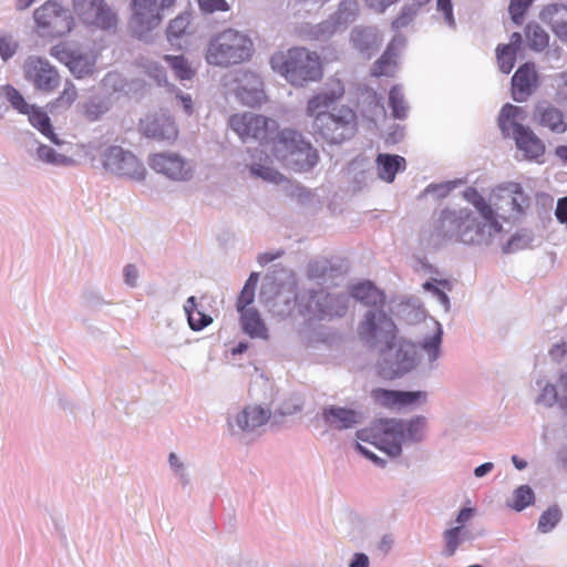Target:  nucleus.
I'll use <instances>...</instances> for the list:
<instances>
[{
    "label": "nucleus",
    "mask_w": 567,
    "mask_h": 567,
    "mask_svg": "<svg viewBox=\"0 0 567 567\" xmlns=\"http://www.w3.org/2000/svg\"><path fill=\"white\" fill-rule=\"evenodd\" d=\"M426 419L417 415L410 421L384 420L380 421L370 430H362L358 437L370 441L379 450L390 456H398L402 451V443L405 441H421L424 437Z\"/></svg>",
    "instance_id": "1"
},
{
    "label": "nucleus",
    "mask_w": 567,
    "mask_h": 567,
    "mask_svg": "<svg viewBox=\"0 0 567 567\" xmlns=\"http://www.w3.org/2000/svg\"><path fill=\"white\" fill-rule=\"evenodd\" d=\"M270 65L292 86L302 87L308 83L320 81L323 76L321 56L305 47H293L274 53Z\"/></svg>",
    "instance_id": "2"
},
{
    "label": "nucleus",
    "mask_w": 567,
    "mask_h": 567,
    "mask_svg": "<svg viewBox=\"0 0 567 567\" xmlns=\"http://www.w3.org/2000/svg\"><path fill=\"white\" fill-rule=\"evenodd\" d=\"M271 156L295 172L311 171L319 162L318 151L300 133L285 128L277 134Z\"/></svg>",
    "instance_id": "3"
},
{
    "label": "nucleus",
    "mask_w": 567,
    "mask_h": 567,
    "mask_svg": "<svg viewBox=\"0 0 567 567\" xmlns=\"http://www.w3.org/2000/svg\"><path fill=\"white\" fill-rule=\"evenodd\" d=\"M486 225L477 220L467 208L460 210L444 209L435 226L437 236L443 239H455L466 245H480L488 241Z\"/></svg>",
    "instance_id": "4"
},
{
    "label": "nucleus",
    "mask_w": 567,
    "mask_h": 567,
    "mask_svg": "<svg viewBox=\"0 0 567 567\" xmlns=\"http://www.w3.org/2000/svg\"><path fill=\"white\" fill-rule=\"evenodd\" d=\"M252 52V42L245 34L226 29L214 34L205 50V60L210 65L229 66L248 60Z\"/></svg>",
    "instance_id": "5"
},
{
    "label": "nucleus",
    "mask_w": 567,
    "mask_h": 567,
    "mask_svg": "<svg viewBox=\"0 0 567 567\" xmlns=\"http://www.w3.org/2000/svg\"><path fill=\"white\" fill-rule=\"evenodd\" d=\"M289 292L293 295V307L297 308L298 315L308 321L342 317L348 309V299L342 295H331L322 289L299 295L289 289Z\"/></svg>",
    "instance_id": "6"
},
{
    "label": "nucleus",
    "mask_w": 567,
    "mask_h": 567,
    "mask_svg": "<svg viewBox=\"0 0 567 567\" xmlns=\"http://www.w3.org/2000/svg\"><path fill=\"white\" fill-rule=\"evenodd\" d=\"M228 123L243 142L257 141L262 146H274V141L280 133L276 120L251 112L234 114Z\"/></svg>",
    "instance_id": "7"
},
{
    "label": "nucleus",
    "mask_w": 567,
    "mask_h": 567,
    "mask_svg": "<svg viewBox=\"0 0 567 567\" xmlns=\"http://www.w3.org/2000/svg\"><path fill=\"white\" fill-rule=\"evenodd\" d=\"M313 130L326 142L340 144L355 134L357 115L351 107L341 105L334 107L329 114H321L316 118Z\"/></svg>",
    "instance_id": "8"
},
{
    "label": "nucleus",
    "mask_w": 567,
    "mask_h": 567,
    "mask_svg": "<svg viewBox=\"0 0 567 567\" xmlns=\"http://www.w3.org/2000/svg\"><path fill=\"white\" fill-rule=\"evenodd\" d=\"M176 0H131L130 25L133 32L142 38L157 28L164 13L175 7Z\"/></svg>",
    "instance_id": "9"
},
{
    "label": "nucleus",
    "mask_w": 567,
    "mask_h": 567,
    "mask_svg": "<svg viewBox=\"0 0 567 567\" xmlns=\"http://www.w3.org/2000/svg\"><path fill=\"white\" fill-rule=\"evenodd\" d=\"M103 168L118 177L132 181H143L146 176V168L143 163L130 151L120 146H110L101 158Z\"/></svg>",
    "instance_id": "10"
},
{
    "label": "nucleus",
    "mask_w": 567,
    "mask_h": 567,
    "mask_svg": "<svg viewBox=\"0 0 567 567\" xmlns=\"http://www.w3.org/2000/svg\"><path fill=\"white\" fill-rule=\"evenodd\" d=\"M34 20L43 35L62 37L73 27L69 10L55 1H47L34 11Z\"/></svg>",
    "instance_id": "11"
},
{
    "label": "nucleus",
    "mask_w": 567,
    "mask_h": 567,
    "mask_svg": "<svg viewBox=\"0 0 567 567\" xmlns=\"http://www.w3.org/2000/svg\"><path fill=\"white\" fill-rule=\"evenodd\" d=\"M395 324L382 310L368 311L359 327V336L368 343L383 342L386 349L394 347Z\"/></svg>",
    "instance_id": "12"
},
{
    "label": "nucleus",
    "mask_w": 567,
    "mask_h": 567,
    "mask_svg": "<svg viewBox=\"0 0 567 567\" xmlns=\"http://www.w3.org/2000/svg\"><path fill=\"white\" fill-rule=\"evenodd\" d=\"M22 69L25 80L31 82L39 91L51 93L60 85L59 72L43 58L33 55L27 58Z\"/></svg>",
    "instance_id": "13"
},
{
    "label": "nucleus",
    "mask_w": 567,
    "mask_h": 567,
    "mask_svg": "<svg viewBox=\"0 0 567 567\" xmlns=\"http://www.w3.org/2000/svg\"><path fill=\"white\" fill-rule=\"evenodd\" d=\"M74 10L85 23L101 29H111L117 23L116 13L104 0H75Z\"/></svg>",
    "instance_id": "14"
},
{
    "label": "nucleus",
    "mask_w": 567,
    "mask_h": 567,
    "mask_svg": "<svg viewBox=\"0 0 567 567\" xmlns=\"http://www.w3.org/2000/svg\"><path fill=\"white\" fill-rule=\"evenodd\" d=\"M150 167L173 181H187L193 176L192 165L176 153H156L148 158Z\"/></svg>",
    "instance_id": "15"
},
{
    "label": "nucleus",
    "mask_w": 567,
    "mask_h": 567,
    "mask_svg": "<svg viewBox=\"0 0 567 567\" xmlns=\"http://www.w3.org/2000/svg\"><path fill=\"white\" fill-rule=\"evenodd\" d=\"M140 130L145 136L168 144L174 143L179 133L174 118L163 111L141 120Z\"/></svg>",
    "instance_id": "16"
},
{
    "label": "nucleus",
    "mask_w": 567,
    "mask_h": 567,
    "mask_svg": "<svg viewBox=\"0 0 567 567\" xmlns=\"http://www.w3.org/2000/svg\"><path fill=\"white\" fill-rule=\"evenodd\" d=\"M374 403L390 410L425 403L427 393L424 391H395L377 388L371 391Z\"/></svg>",
    "instance_id": "17"
},
{
    "label": "nucleus",
    "mask_w": 567,
    "mask_h": 567,
    "mask_svg": "<svg viewBox=\"0 0 567 567\" xmlns=\"http://www.w3.org/2000/svg\"><path fill=\"white\" fill-rule=\"evenodd\" d=\"M533 121L536 126L551 134L560 135L567 132V118L565 113L546 101L535 105Z\"/></svg>",
    "instance_id": "18"
},
{
    "label": "nucleus",
    "mask_w": 567,
    "mask_h": 567,
    "mask_svg": "<svg viewBox=\"0 0 567 567\" xmlns=\"http://www.w3.org/2000/svg\"><path fill=\"white\" fill-rule=\"evenodd\" d=\"M513 140L526 161L537 164L545 162L546 145L530 127H519L518 135Z\"/></svg>",
    "instance_id": "19"
},
{
    "label": "nucleus",
    "mask_w": 567,
    "mask_h": 567,
    "mask_svg": "<svg viewBox=\"0 0 567 567\" xmlns=\"http://www.w3.org/2000/svg\"><path fill=\"white\" fill-rule=\"evenodd\" d=\"M331 89L317 93L308 101L307 114L313 121L321 114H329L330 106L344 95V85L340 80H331Z\"/></svg>",
    "instance_id": "20"
},
{
    "label": "nucleus",
    "mask_w": 567,
    "mask_h": 567,
    "mask_svg": "<svg viewBox=\"0 0 567 567\" xmlns=\"http://www.w3.org/2000/svg\"><path fill=\"white\" fill-rule=\"evenodd\" d=\"M538 76L533 63L520 65L512 78V96L516 102H524L537 85Z\"/></svg>",
    "instance_id": "21"
},
{
    "label": "nucleus",
    "mask_w": 567,
    "mask_h": 567,
    "mask_svg": "<svg viewBox=\"0 0 567 567\" xmlns=\"http://www.w3.org/2000/svg\"><path fill=\"white\" fill-rule=\"evenodd\" d=\"M322 417L330 427L347 430L361 423L363 415L354 409L331 405L322 411Z\"/></svg>",
    "instance_id": "22"
},
{
    "label": "nucleus",
    "mask_w": 567,
    "mask_h": 567,
    "mask_svg": "<svg viewBox=\"0 0 567 567\" xmlns=\"http://www.w3.org/2000/svg\"><path fill=\"white\" fill-rule=\"evenodd\" d=\"M526 111L522 106L505 104L498 114L497 124L505 137L518 135L519 127H527L522 122L526 120Z\"/></svg>",
    "instance_id": "23"
},
{
    "label": "nucleus",
    "mask_w": 567,
    "mask_h": 567,
    "mask_svg": "<svg viewBox=\"0 0 567 567\" xmlns=\"http://www.w3.org/2000/svg\"><path fill=\"white\" fill-rule=\"evenodd\" d=\"M405 39L401 35L394 37L388 44L383 54L374 62L372 68V75L392 76L396 65V56L400 49L404 45Z\"/></svg>",
    "instance_id": "24"
},
{
    "label": "nucleus",
    "mask_w": 567,
    "mask_h": 567,
    "mask_svg": "<svg viewBox=\"0 0 567 567\" xmlns=\"http://www.w3.org/2000/svg\"><path fill=\"white\" fill-rule=\"evenodd\" d=\"M351 42L357 50L370 58L380 48L382 35L375 28L357 27L351 32Z\"/></svg>",
    "instance_id": "25"
},
{
    "label": "nucleus",
    "mask_w": 567,
    "mask_h": 567,
    "mask_svg": "<svg viewBox=\"0 0 567 567\" xmlns=\"http://www.w3.org/2000/svg\"><path fill=\"white\" fill-rule=\"evenodd\" d=\"M540 19L551 28L558 38L567 41V6L548 4L542 10Z\"/></svg>",
    "instance_id": "26"
},
{
    "label": "nucleus",
    "mask_w": 567,
    "mask_h": 567,
    "mask_svg": "<svg viewBox=\"0 0 567 567\" xmlns=\"http://www.w3.org/2000/svg\"><path fill=\"white\" fill-rule=\"evenodd\" d=\"M499 198L511 204V209L516 214H523L530 205V198L525 194L518 183L509 182L498 188Z\"/></svg>",
    "instance_id": "27"
},
{
    "label": "nucleus",
    "mask_w": 567,
    "mask_h": 567,
    "mask_svg": "<svg viewBox=\"0 0 567 567\" xmlns=\"http://www.w3.org/2000/svg\"><path fill=\"white\" fill-rule=\"evenodd\" d=\"M375 165L378 176L386 183H392L396 173L406 168V161L400 155L379 154L375 158Z\"/></svg>",
    "instance_id": "28"
},
{
    "label": "nucleus",
    "mask_w": 567,
    "mask_h": 567,
    "mask_svg": "<svg viewBox=\"0 0 567 567\" xmlns=\"http://www.w3.org/2000/svg\"><path fill=\"white\" fill-rule=\"evenodd\" d=\"M465 196L468 200L472 202L474 207L478 210L481 216L486 221L484 225L488 227V236H491L492 234L501 233L502 225L498 223L494 209L489 204L486 203L484 197H482L475 189L466 192Z\"/></svg>",
    "instance_id": "29"
},
{
    "label": "nucleus",
    "mask_w": 567,
    "mask_h": 567,
    "mask_svg": "<svg viewBox=\"0 0 567 567\" xmlns=\"http://www.w3.org/2000/svg\"><path fill=\"white\" fill-rule=\"evenodd\" d=\"M243 331L250 338L267 339L268 330L259 312L254 309L239 311Z\"/></svg>",
    "instance_id": "30"
},
{
    "label": "nucleus",
    "mask_w": 567,
    "mask_h": 567,
    "mask_svg": "<svg viewBox=\"0 0 567 567\" xmlns=\"http://www.w3.org/2000/svg\"><path fill=\"white\" fill-rule=\"evenodd\" d=\"M269 411L260 406H248L237 415L236 422L241 430H255L269 419Z\"/></svg>",
    "instance_id": "31"
},
{
    "label": "nucleus",
    "mask_w": 567,
    "mask_h": 567,
    "mask_svg": "<svg viewBox=\"0 0 567 567\" xmlns=\"http://www.w3.org/2000/svg\"><path fill=\"white\" fill-rule=\"evenodd\" d=\"M351 296L367 306H378L384 302V295L370 281L352 287Z\"/></svg>",
    "instance_id": "32"
},
{
    "label": "nucleus",
    "mask_w": 567,
    "mask_h": 567,
    "mask_svg": "<svg viewBox=\"0 0 567 567\" xmlns=\"http://www.w3.org/2000/svg\"><path fill=\"white\" fill-rule=\"evenodd\" d=\"M189 33H192V14L188 12L175 17L166 28V38L172 44Z\"/></svg>",
    "instance_id": "33"
},
{
    "label": "nucleus",
    "mask_w": 567,
    "mask_h": 567,
    "mask_svg": "<svg viewBox=\"0 0 567 567\" xmlns=\"http://www.w3.org/2000/svg\"><path fill=\"white\" fill-rule=\"evenodd\" d=\"M189 327L194 331H199L212 323L213 319L197 309L196 298L189 297L184 306Z\"/></svg>",
    "instance_id": "34"
},
{
    "label": "nucleus",
    "mask_w": 567,
    "mask_h": 567,
    "mask_svg": "<svg viewBox=\"0 0 567 567\" xmlns=\"http://www.w3.org/2000/svg\"><path fill=\"white\" fill-rule=\"evenodd\" d=\"M25 114L28 115L29 122L33 127L39 130L45 137L53 140L54 132L50 117L45 111H43L41 107L32 105Z\"/></svg>",
    "instance_id": "35"
},
{
    "label": "nucleus",
    "mask_w": 567,
    "mask_h": 567,
    "mask_svg": "<svg viewBox=\"0 0 567 567\" xmlns=\"http://www.w3.org/2000/svg\"><path fill=\"white\" fill-rule=\"evenodd\" d=\"M164 60L171 66L178 80L185 81L194 78L196 70L184 55L166 54L164 55Z\"/></svg>",
    "instance_id": "36"
},
{
    "label": "nucleus",
    "mask_w": 567,
    "mask_h": 567,
    "mask_svg": "<svg viewBox=\"0 0 567 567\" xmlns=\"http://www.w3.org/2000/svg\"><path fill=\"white\" fill-rule=\"evenodd\" d=\"M258 279L259 275L257 272H251L248 277L236 301V309L238 312L248 310V306L254 302Z\"/></svg>",
    "instance_id": "37"
},
{
    "label": "nucleus",
    "mask_w": 567,
    "mask_h": 567,
    "mask_svg": "<svg viewBox=\"0 0 567 567\" xmlns=\"http://www.w3.org/2000/svg\"><path fill=\"white\" fill-rule=\"evenodd\" d=\"M389 105L392 110V115L395 118H405L408 115V105L404 101L402 90L399 85H394L389 92Z\"/></svg>",
    "instance_id": "38"
},
{
    "label": "nucleus",
    "mask_w": 567,
    "mask_h": 567,
    "mask_svg": "<svg viewBox=\"0 0 567 567\" xmlns=\"http://www.w3.org/2000/svg\"><path fill=\"white\" fill-rule=\"evenodd\" d=\"M525 34L530 48L536 51H540L548 45V34L538 24H527Z\"/></svg>",
    "instance_id": "39"
},
{
    "label": "nucleus",
    "mask_w": 567,
    "mask_h": 567,
    "mask_svg": "<svg viewBox=\"0 0 567 567\" xmlns=\"http://www.w3.org/2000/svg\"><path fill=\"white\" fill-rule=\"evenodd\" d=\"M68 68L73 75L82 79L93 73L94 61L89 56L74 54Z\"/></svg>",
    "instance_id": "40"
},
{
    "label": "nucleus",
    "mask_w": 567,
    "mask_h": 567,
    "mask_svg": "<svg viewBox=\"0 0 567 567\" xmlns=\"http://www.w3.org/2000/svg\"><path fill=\"white\" fill-rule=\"evenodd\" d=\"M78 97V90L75 85L68 81L60 95L50 103V110L53 109H69Z\"/></svg>",
    "instance_id": "41"
},
{
    "label": "nucleus",
    "mask_w": 567,
    "mask_h": 567,
    "mask_svg": "<svg viewBox=\"0 0 567 567\" xmlns=\"http://www.w3.org/2000/svg\"><path fill=\"white\" fill-rule=\"evenodd\" d=\"M496 55L499 70L503 73L508 74L515 65L516 52L512 45H498L496 49Z\"/></svg>",
    "instance_id": "42"
},
{
    "label": "nucleus",
    "mask_w": 567,
    "mask_h": 567,
    "mask_svg": "<svg viewBox=\"0 0 567 567\" xmlns=\"http://www.w3.org/2000/svg\"><path fill=\"white\" fill-rule=\"evenodd\" d=\"M249 169L252 176L262 178L264 181L270 183L279 184L285 179L282 174H280L278 171L274 169L270 166H265L255 163L250 165Z\"/></svg>",
    "instance_id": "43"
},
{
    "label": "nucleus",
    "mask_w": 567,
    "mask_h": 567,
    "mask_svg": "<svg viewBox=\"0 0 567 567\" xmlns=\"http://www.w3.org/2000/svg\"><path fill=\"white\" fill-rule=\"evenodd\" d=\"M461 526L453 527L451 529H447L443 534V538L445 542V549L444 555L447 557H451L455 554L456 549L458 548L462 539H461Z\"/></svg>",
    "instance_id": "44"
},
{
    "label": "nucleus",
    "mask_w": 567,
    "mask_h": 567,
    "mask_svg": "<svg viewBox=\"0 0 567 567\" xmlns=\"http://www.w3.org/2000/svg\"><path fill=\"white\" fill-rule=\"evenodd\" d=\"M107 110V104L102 100H90L83 106V114L87 121L94 122L97 121Z\"/></svg>",
    "instance_id": "45"
},
{
    "label": "nucleus",
    "mask_w": 567,
    "mask_h": 567,
    "mask_svg": "<svg viewBox=\"0 0 567 567\" xmlns=\"http://www.w3.org/2000/svg\"><path fill=\"white\" fill-rule=\"evenodd\" d=\"M534 501L533 489L527 485L517 487L514 492V499L512 507L516 511H522L532 504Z\"/></svg>",
    "instance_id": "46"
},
{
    "label": "nucleus",
    "mask_w": 567,
    "mask_h": 567,
    "mask_svg": "<svg viewBox=\"0 0 567 567\" xmlns=\"http://www.w3.org/2000/svg\"><path fill=\"white\" fill-rule=\"evenodd\" d=\"M560 519V512L556 507H550L547 511H545L539 520H538V529L543 533H547L551 530L556 524Z\"/></svg>",
    "instance_id": "47"
},
{
    "label": "nucleus",
    "mask_w": 567,
    "mask_h": 567,
    "mask_svg": "<svg viewBox=\"0 0 567 567\" xmlns=\"http://www.w3.org/2000/svg\"><path fill=\"white\" fill-rule=\"evenodd\" d=\"M358 11V2L355 0H343L340 2L337 19L338 22H349L354 19Z\"/></svg>",
    "instance_id": "48"
},
{
    "label": "nucleus",
    "mask_w": 567,
    "mask_h": 567,
    "mask_svg": "<svg viewBox=\"0 0 567 567\" xmlns=\"http://www.w3.org/2000/svg\"><path fill=\"white\" fill-rule=\"evenodd\" d=\"M554 87L556 101L567 106V71L556 75Z\"/></svg>",
    "instance_id": "49"
},
{
    "label": "nucleus",
    "mask_w": 567,
    "mask_h": 567,
    "mask_svg": "<svg viewBox=\"0 0 567 567\" xmlns=\"http://www.w3.org/2000/svg\"><path fill=\"white\" fill-rule=\"evenodd\" d=\"M537 401L547 406H553L556 403L559 404V392L557 386L550 383L546 384L542 390Z\"/></svg>",
    "instance_id": "50"
},
{
    "label": "nucleus",
    "mask_w": 567,
    "mask_h": 567,
    "mask_svg": "<svg viewBox=\"0 0 567 567\" xmlns=\"http://www.w3.org/2000/svg\"><path fill=\"white\" fill-rule=\"evenodd\" d=\"M532 2L533 0H511L509 13L514 22L520 23L522 18Z\"/></svg>",
    "instance_id": "51"
},
{
    "label": "nucleus",
    "mask_w": 567,
    "mask_h": 567,
    "mask_svg": "<svg viewBox=\"0 0 567 567\" xmlns=\"http://www.w3.org/2000/svg\"><path fill=\"white\" fill-rule=\"evenodd\" d=\"M18 43L12 39L11 35H0V55L3 60H8L13 56L18 50Z\"/></svg>",
    "instance_id": "52"
},
{
    "label": "nucleus",
    "mask_w": 567,
    "mask_h": 567,
    "mask_svg": "<svg viewBox=\"0 0 567 567\" xmlns=\"http://www.w3.org/2000/svg\"><path fill=\"white\" fill-rule=\"evenodd\" d=\"M8 99H9V101H10V103L12 104V106H13L16 110H18L20 113H22V114H25V113L30 110V107L32 106V105H30V104L24 100V97L22 96V94H21L18 90H16V89H13V87H11V89L8 91Z\"/></svg>",
    "instance_id": "53"
},
{
    "label": "nucleus",
    "mask_w": 567,
    "mask_h": 567,
    "mask_svg": "<svg viewBox=\"0 0 567 567\" xmlns=\"http://www.w3.org/2000/svg\"><path fill=\"white\" fill-rule=\"evenodd\" d=\"M199 9L205 13H213L215 11H227L229 6L226 0H196Z\"/></svg>",
    "instance_id": "54"
},
{
    "label": "nucleus",
    "mask_w": 567,
    "mask_h": 567,
    "mask_svg": "<svg viewBox=\"0 0 567 567\" xmlns=\"http://www.w3.org/2000/svg\"><path fill=\"white\" fill-rule=\"evenodd\" d=\"M416 14V10L412 7H404L401 13L392 21L393 29L398 30L406 27Z\"/></svg>",
    "instance_id": "55"
},
{
    "label": "nucleus",
    "mask_w": 567,
    "mask_h": 567,
    "mask_svg": "<svg viewBox=\"0 0 567 567\" xmlns=\"http://www.w3.org/2000/svg\"><path fill=\"white\" fill-rule=\"evenodd\" d=\"M50 54L69 66L72 61L73 55L75 54L73 51H70L65 45L58 44L51 48Z\"/></svg>",
    "instance_id": "56"
},
{
    "label": "nucleus",
    "mask_w": 567,
    "mask_h": 567,
    "mask_svg": "<svg viewBox=\"0 0 567 567\" xmlns=\"http://www.w3.org/2000/svg\"><path fill=\"white\" fill-rule=\"evenodd\" d=\"M442 341V330L441 327L437 326L436 332L429 340H425L423 343V348L432 355L433 359L437 357L439 347Z\"/></svg>",
    "instance_id": "57"
},
{
    "label": "nucleus",
    "mask_w": 567,
    "mask_h": 567,
    "mask_svg": "<svg viewBox=\"0 0 567 567\" xmlns=\"http://www.w3.org/2000/svg\"><path fill=\"white\" fill-rule=\"evenodd\" d=\"M442 341V330L441 327L437 326L436 332L429 340H425L423 343V348L432 355L433 359L437 357L439 347Z\"/></svg>",
    "instance_id": "58"
},
{
    "label": "nucleus",
    "mask_w": 567,
    "mask_h": 567,
    "mask_svg": "<svg viewBox=\"0 0 567 567\" xmlns=\"http://www.w3.org/2000/svg\"><path fill=\"white\" fill-rule=\"evenodd\" d=\"M437 11L442 12L446 23L450 27L455 25V19L453 16V7L451 0H437L436 1Z\"/></svg>",
    "instance_id": "59"
},
{
    "label": "nucleus",
    "mask_w": 567,
    "mask_h": 567,
    "mask_svg": "<svg viewBox=\"0 0 567 567\" xmlns=\"http://www.w3.org/2000/svg\"><path fill=\"white\" fill-rule=\"evenodd\" d=\"M423 288L427 291H431L433 295H435L439 300L442 302V305L445 307V309L449 308L450 300L447 295L440 289L434 282L426 281L423 284Z\"/></svg>",
    "instance_id": "60"
},
{
    "label": "nucleus",
    "mask_w": 567,
    "mask_h": 567,
    "mask_svg": "<svg viewBox=\"0 0 567 567\" xmlns=\"http://www.w3.org/2000/svg\"><path fill=\"white\" fill-rule=\"evenodd\" d=\"M559 392V405L567 409V374L564 373L559 377L558 384L556 385Z\"/></svg>",
    "instance_id": "61"
},
{
    "label": "nucleus",
    "mask_w": 567,
    "mask_h": 567,
    "mask_svg": "<svg viewBox=\"0 0 567 567\" xmlns=\"http://www.w3.org/2000/svg\"><path fill=\"white\" fill-rule=\"evenodd\" d=\"M38 156L41 161L53 164L56 162L58 154L52 147L43 145L38 148Z\"/></svg>",
    "instance_id": "62"
},
{
    "label": "nucleus",
    "mask_w": 567,
    "mask_h": 567,
    "mask_svg": "<svg viewBox=\"0 0 567 567\" xmlns=\"http://www.w3.org/2000/svg\"><path fill=\"white\" fill-rule=\"evenodd\" d=\"M555 215L561 224L567 225V196L558 200Z\"/></svg>",
    "instance_id": "63"
},
{
    "label": "nucleus",
    "mask_w": 567,
    "mask_h": 567,
    "mask_svg": "<svg viewBox=\"0 0 567 567\" xmlns=\"http://www.w3.org/2000/svg\"><path fill=\"white\" fill-rule=\"evenodd\" d=\"M137 269L134 265H127L124 268V279L128 286H135L137 280Z\"/></svg>",
    "instance_id": "64"
}]
</instances>
